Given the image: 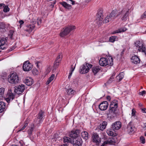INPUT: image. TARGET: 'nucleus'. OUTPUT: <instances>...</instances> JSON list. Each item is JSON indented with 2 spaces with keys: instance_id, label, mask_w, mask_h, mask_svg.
Returning <instances> with one entry per match:
<instances>
[{
  "instance_id": "f704fd0d",
  "label": "nucleus",
  "mask_w": 146,
  "mask_h": 146,
  "mask_svg": "<svg viewBox=\"0 0 146 146\" xmlns=\"http://www.w3.org/2000/svg\"><path fill=\"white\" fill-rule=\"evenodd\" d=\"M107 133L109 136H114V133L113 132L110 131V130H108L107 131H106Z\"/></svg>"
},
{
  "instance_id": "20e7f679",
  "label": "nucleus",
  "mask_w": 146,
  "mask_h": 146,
  "mask_svg": "<svg viewBox=\"0 0 146 146\" xmlns=\"http://www.w3.org/2000/svg\"><path fill=\"white\" fill-rule=\"evenodd\" d=\"M135 45L138 48V50L146 55V48L142 41H137L135 42Z\"/></svg>"
},
{
  "instance_id": "6e6d98bb",
  "label": "nucleus",
  "mask_w": 146,
  "mask_h": 146,
  "mask_svg": "<svg viewBox=\"0 0 146 146\" xmlns=\"http://www.w3.org/2000/svg\"><path fill=\"white\" fill-rule=\"evenodd\" d=\"M28 133L29 136H31L32 134V132L31 130L30 131L29 130H28Z\"/></svg>"
},
{
  "instance_id": "680f3d73",
  "label": "nucleus",
  "mask_w": 146,
  "mask_h": 146,
  "mask_svg": "<svg viewBox=\"0 0 146 146\" xmlns=\"http://www.w3.org/2000/svg\"><path fill=\"white\" fill-rule=\"evenodd\" d=\"M28 124V122H27V121H26L25 122V125H24V126H25V127H26L27 126Z\"/></svg>"
},
{
  "instance_id": "864d4df0",
  "label": "nucleus",
  "mask_w": 146,
  "mask_h": 146,
  "mask_svg": "<svg viewBox=\"0 0 146 146\" xmlns=\"http://www.w3.org/2000/svg\"><path fill=\"white\" fill-rule=\"evenodd\" d=\"M146 17V11L142 15L141 17V19H143L144 18H145Z\"/></svg>"
},
{
  "instance_id": "8fccbe9b",
  "label": "nucleus",
  "mask_w": 146,
  "mask_h": 146,
  "mask_svg": "<svg viewBox=\"0 0 146 146\" xmlns=\"http://www.w3.org/2000/svg\"><path fill=\"white\" fill-rule=\"evenodd\" d=\"M116 78L117 79V81L118 82H119L122 80V79L120 78V77L118 75L116 76Z\"/></svg>"
},
{
  "instance_id": "72a5a7b5",
  "label": "nucleus",
  "mask_w": 146,
  "mask_h": 146,
  "mask_svg": "<svg viewBox=\"0 0 146 146\" xmlns=\"http://www.w3.org/2000/svg\"><path fill=\"white\" fill-rule=\"evenodd\" d=\"M5 92V88H0V98H2L4 96Z\"/></svg>"
},
{
  "instance_id": "c03bdc74",
  "label": "nucleus",
  "mask_w": 146,
  "mask_h": 146,
  "mask_svg": "<svg viewBox=\"0 0 146 146\" xmlns=\"http://www.w3.org/2000/svg\"><path fill=\"white\" fill-rule=\"evenodd\" d=\"M42 22V20L41 19L38 18L37 19V24L38 25H40Z\"/></svg>"
},
{
  "instance_id": "4468645a",
  "label": "nucleus",
  "mask_w": 146,
  "mask_h": 146,
  "mask_svg": "<svg viewBox=\"0 0 146 146\" xmlns=\"http://www.w3.org/2000/svg\"><path fill=\"white\" fill-rule=\"evenodd\" d=\"M25 90V86L24 85H19L15 87L14 92L17 94H21Z\"/></svg>"
},
{
  "instance_id": "dca6fc26",
  "label": "nucleus",
  "mask_w": 146,
  "mask_h": 146,
  "mask_svg": "<svg viewBox=\"0 0 146 146\" xmlns=\"http://www.w3.org/2000/svg\"><path fill=\"white\" fill-rule=\"evenodd\" d=\"M108 104L106 101H103L99 105V108L102 111L106 110L108 107Z\"/></svg>"
},
{
  "instance_id": "9b49d317",
  "label": "nucleus",
  "mask_w": 146,
  "mask_h": 146,
  "mask_svg": "<svg viewBox=\"0 0 146 146\" xmlns=\"http://www.w3.org/2000/svg\"><path fill=\"white\" fill-rule=\"evenodd\" d=\"M92 141L95 143L96 145H99L101 142V139L98 135L96 133H94L92 136Z\"/></svg>"
},
{
  "instance_id": "4d7b16f0",
  "label": "nucleus",
  "mask_w": 146,
  "mask_h": 146,
  "mask_svg": "<svg viewBox=\"0 0 146 146\" xmlns=\"http://www.w3.org/2000/svg\"><path fill=\"white\" fill-rule=\"evenodd\" d=\"M56 3V1H54L51 3V4L50 6L52 7H54V5Z\"/></svg>"
},
{
  "instance_id": "de8ad7c7",
  "label": "nucleus",
  "mask_w": 146,
  "mask_h": 146,
  "mask_svg": "<svg viewBox=\"0 0 146 146\" xmlns=\"http://www.w3.org/2000/svg\"><path fill=\"white\" fill-rule=\"evenodd\" d=\"M5 27V25L3 23H0V28H4Z\"/></svg>"
},
{
  "instance_id": "79ce46f5",
  "label": "nucleus",
  "mask_w": 146,
  "mask_h": 146,
  "mask_svg": "<svg viewBox=\"0 0 146 146\" xmlns=\"http://www.w3.org/2000/svg\"><path fill=\"white\" fill-rule=\"evenodd\" d=\"M60 62L58 61V62L56 61L54 62V67H55V68H56L59 65V63Z\"/></svg>"
},
{
  "instance_id": "a19ab883",
  "label": "nucleus",
  "mask_w": 146,
  "mask_h": 146,
  "mask_svg": "<svg viewBox=\"0 0 146 146\" xmlns=\"http://www.w3.org/2000/svg\"><path fill=\"white\" fill-rule=\"evenodd\" d=\"M140 139L141 141V143L144 144L145 142V140L144 137L143 136H141L140 138Z\"/></svg>"
},
{
  "instance_id": "412c9836",
  "label": "nucleus",
  "mask_w": 146,
  "mask_h": 146,
  "mask_svg": "<svg viewBox=\"0 0 146 146\" xmlns=\"http://www.w3.org/2000/svg\"><path fill=\"white\" fill-rule=\"evenodd\" d=\"M35 27L34 24L32 25H30L26 26L24 28L25 31L27 32L30 33L32 32V30L34 29Z\"/></svg>"
},
{
  "instance_id": "3c124183",
  "label": "nucleus",
  "mask_w": 146,
  "mask_h": 146,
  "mask_svg": "<svg viewBox=\"0 0 146 146\" xmlns=\"http://www.w3.org/2000/svg\"><path fill=\"white\" fill-rule=\"evenodd\" d=\"M108 144V142H107V140L104 141L103 143L101 145V146H105L106 145Z\"/></svg>"
},
{
  "instance_id": "0e129e2a",
  "label": "nucleus",
  "mask_w": 146,
  "mask_h": 146,
  "mask_svg": "<svg viewBox=\"0 0 146 146\" xmlns=\"http://www.w3.org/2000/svg\"><path fill=\"white\" fill-rule=\"evenodd\" d=\"M26 127H25V126H24L21 129H20V130H19V131H21L22 130H23L25 128H26Z\"/></svg>"
},
{
  "instance_id": "58836bf2",
  "label": "nucleus",
  "mask_w": 146,
  "mask_h": 146,
  "mask_svg": "<svg viewBox=\"0 0 146 146\" xmlns=\"http://www.w3.org/2000/svg\"><path fill=\"white\" fill-rule=\"evenodd\" d=\"M9 11V8L7 6H5L4 7L3 11L5 12H7Z\"/></svg>"
},
{
  "instance_id": "338daca9",
  "label": "nucleus",
  "mask_w": 146,
  "mask_h": 146,
  "mask_svg": "<svg viewBox=\"0 0 146 146\" xmlns=\"http://www.w3.org/2000/svg\"><path fill=\"white\" fill-rule=\"evenodd\" d=\"M68 144H64L60 145V146H68Z\"/></svg>"
},
{
  "instance_id": "7ed1b4c3",
  "label": "nucleus",
  "mask_w": 146,
  "mask_h": 146,
  "mask_svg": "<svg viewBox=\"0 0 146 146\" xmlns=\"http://www.w3.org/2000/svg\"><path fill=\"white\" fill-rule=\"evenodd\" d=\"M8 81L10 83L16 84L19 82V78L16 72L10 74L8 76Z\"/></svg>"
},
{
  "instance_id": "e433bc0d",
  "label": "nucleus",
  "mask_w": 146,
  "mask_h": 146,
  "mask_svg": "<svg viewBox=\"0 0 146 146\" xmlns=\"http://www.w3.org/2000/svg\"><path fill=\"white\" fill-rule=\"evenodd\" d=\"M116 37L115 36H112L110 37L109 38V40L110 42H114L115 40Z\"/></svg>"
},
{
  "instance_id": "37998d69",
  "label": "nucleus",
  "mask_w": 146,
  "mask_h": 146,
  "mask_svg": "<svg viewBox=\"0 0 146 146\" xmlns=\"http://www.w3.org/2000/svg\"><path fill=\"white\" fill-rule=\"evenodd\" d=\"M14 33V31L13 30H11L10 31L9 34V36H10L11 38H12V36Z\"/></svg>"
},
{
  "instance_id": "5fc2aeb1",
  "label": "nucleus",
  "mask_w": 146,
  "mask_h": 146,
  "mask_svg": "<svg viewBox=\"0 0 146 146\" xmlns=\"http://www.w3.org/2000/svg\"><path fill=\"white\" fill-rule=\"evenodd\" d=\"M19 23L20 24V27H21V25L24 24V22L22 20H21L19 21Z\"/></svg>"
},
{
  "instance_id": "6e6552de",
  "label": "nucleus",
  "mask_w": 146,
  "mask_h": 146,
  "mask_svg": "<svg viewBox=\"0 0 146 146\" xmlns=\"http://www.w3.org/2000/svg\"><path fill=\"white\" fill-rule=\"evenodd\" d=\"M75 29L76 27L75 26H69L65 28L64 30L61 31L60 34V36L61 37H63L69 34L70 31L74 30Z\"/></svg>"
},
{
  "instance_id": "49530a36",
  "label": "nucleus",
  "mask_w": 146,
  "mask_h": 146,
  "mask_svg": "<svg viewBox=\"0 0 146 146\" xmlns=\"http://www.w3.org/2000/svg\"><path fill=\"white\" fill-rule=\"evenodd\" d=\"M67 1L69 3H71L72 5L74 4V1H73V0H67Z\"/></svg>"
},
{
  "instance_id": "6ab92c4d",
  "label": "nucleus",
  "mask_w": 146,
  "mask_h": 146,
  "mask_svg": "<svg viewBox=\"0 0 146 146\" xmlns=\"http://www.w3.org/2000/svg\"><path fill=\"white\" fill-rule=\"evenodd\" d=\"M80 133L79 130H72L69 134L70 137L73 138L78 137Z\"/></svg>"
},
{
  "instance_id": "4c0bfd02",
  "label": "nucleus",
  "mask_w": 146,
  "mask_h": 146,
  "mask_svg": "<svg viewBox=\"0 0 146 146\" xmlns=\"http://www.w3.org/2000/svg\"><path fill=\"white\" fill-rule=\"evenodd\" d=\"M111 78H110L108 81L104 84V85L105 86H107L108 84L111 83L113 80L111 79Z\"/></svg>"
},
{
  "instance_id": "ea45409f",
  "label": "nucleus",
  "mask_w": 146,
  "mask_h": 146,
  "mask_svg": "<svg viewBox=\"0 0 146 146\" xmlns=\"http://www.w3.org/2000/svg\"><path fill=\"white\" fill-rule=\"evenodd\" d=\"M62 58V55H58L57 57L55 60L56 61L58 62V61L60 62Z\"/></svg>"
},
{
  "instance_id": "f3484780",
  "label": "nucleus",
  "mask_w": 146,
  "mask_h": 146,
  "mask_svg": "<svg viewBox=\"0 0 146 146\" xmlns=\"http://www.w3.org/2000/svg\"><path fill=\"white\" fill-rule=\"evenodd\" d=\"M7 38H2L0 40V49H4L5 48L7 42Z\"/></svg>"
},
{
  "instance_id": "f8f14e48",
  "label": "nucleus",
  "mask_w": 146,
  "mask_h": 146,
  "mask_svg": "<svg viewBox=\"0 0 146 146\" xmlns=\"http://www.w3.org/2000/svg\"><path fill=\"white\" fill-rule=\"evenodd\" d=\"M98 18L96 19V22L98 24L100 25L102 22V19L103 18V12L102 10H100L97 13Z\"/></svg>"
},
{
  "instance_id": "f257e3e1",
  "label": "nucleus",
  "mask_w": 146,
  "mask_h": 146,
  "mask_svg": "<svg viewBox=\"0 0 146 146\" xmlns=\"http://www.w3.org/2000/svg\"><path fill=\"white\" fill-rule=\"evenodd\" d=\"M117 104L116 101L112 102L110 106L109 111L107 113L108 117L111 118L114 117L115 114L117 112Z\"/></svg>"
},
{
  "instance_id": "c85d7f7f",
  "label": "nucleus",
  "mask_w": 146,
  "mask_h": 146,
  "mask_svg": "<svg viewBox=\"0 0 146 146\" xmlns=\"http://www.w3.org/2000/svg\"><path fill=\"white\" fill-rule=\"evenodd\" d=\"M127 30V29H126L125 27H122L115 31L113 33H119L121 32H123L126 31Z\"/></svg>"
},
{
  "instance_id": "774afa93",
  "label": "nucleus",
  "mask_w": 146,
  "mask_h": 146,
  "mask_svg": "<svg viewBox=\"0 0 146 146\" xmlns=\"http://www.w3.org/2000/svg\"><path fill=\"white\" fill-rule=\"evenodd\" d=\"M107 98L108 100H110L111 99L110 97V96H108L107 97Z\"/></svg>"
},
{
  "instance_id": "bf43d9fd",
  "label": "nucleus",
  "mask_w": 146,
  "mask_h": 146,
  "mask_svg": "<svg viewBox=\"0 0 146 146\" xmlns=\"http://www.w3.org/2000/svg\"><path fill=\"white\" fill-rule=\"evenodd\" d=\"M72 72L70 71V72L69 73L68 76V79L70 78L71 77V76L72 75Z\"/></svg>"
},
{
  "instance_id": "b1692460",
  "label": "nucleus",
  "mask_w": 146,
  "mask_h": 146,
  "mask_svg": "<svg viewBox=\"0 0 146 146\" xmlns=\"http://www.w3.org/2000/svg\"><path fill=\"white\" fill-rule=\"evenodd\" d=\"M26 84L28 86L32 85L33 83V79L31 78H27L25 80Z\"/></svg>"
},
{
  "instance_id": "ddd939ff",
  "label": "nucleus",
  "mask_w": 146,
  "mask_h": 146,
  "mask_svg": "<svg viewBox=\"0 0 146 146\" xmlns=\"http://www.w3.org/2000/svg\"><path fill=\"white\" fill-rule=\"evenodd\" d=\"M121 123L120 121H116L113 123L111 125V128L114 131L119 129L121 126Z\"/></svg>"
},
{
  "instance_id": "39448f33",
  "label": "nucleus",
  "mask_w": 146,
  "mask_h": 146,
  "mask_svg": "<svg viewBox=\"0 0 146 146\" xmlns=\"http://www.w3.org/2000/svg\"><path fill=\"white\" fill-rule=\"evenodd\" d=\"M116 10L112 11L110 14L107 15L104 21V22L105 23H107L109 22L113 21L116 17Z\"/></svg>"
},
{
  "instance_id": "2f4dec72",
  "label": "nucleus",
  "mask_w": 146,
  "mask_h": 146,
  "mask_svg": "<svg viewBox=\"0 0 146 146\" xmlns=\"http://www.w3.org/2000/svg\"><path fill=\"white\" fill-rule=\"evenodd\" d=\"M54 76H55L54 74H52L51 75L46 82V85H48L54 79Z\"/></svg>"
},
{
  "instance_id": "1a4fd4ad",
  "label": "nucleus",
  "mask_w": 146,
  "mask_h": 146,
  "mask_svg": "<svg viewBox=\"0 0 146 146\" xmlns=\"http://www.w3.org/2000/svg\"><path fill=\"white\" fill-rule=\"evenodd\" d=\"M76 94V91L71 88L66 89L65 96L66 98H70Z\"/></svg>"
},
{
  "instance_id": "13d9d810",
  "label": "nucleus",
  "mask_w": 146,
  "mask_h": 146,
  "mask_svg": "<svg viewBox=\"0 0 146 146\" xmlns=\"http://www.w3.org/2000/svg\"><path fill=\"white\" fill-rule=\"evenodd\" d=\"M115 75V74L114 73L111 76V77L110 78H111V79L113 81V80L114 78V76Z\"/></svg>"
},
{
  "instance_id": "0eeeda50",
  "label": "nucleus",
  "mask_w": 146,
  "mask_h": 146,
  "mask_svg": "<svg viewBox=\"0 0 146 146\" xmlns=\"http://www.w3.org/2000/svg\"><path fill=\"white\" fill-rule=\"evenodd\" d=\"M129 9H123L121 12H119L117 16L121 15L122 17L121 20L122 21H125L128 19V16L129 14Z\"/></svg>"
},
{
  "instance_id": "f03ea898",
  "label": "nucleus",
  "mask_w": 146,
  "mask_h": 146,
  "mask_svg": "<svg viewBox=\"0 0 146 146\" xmlns=\"http://www.w3.org/2000/svg\"><path fill=\"white\" fill-rule=\"evenodd\" d=\"M99 64L100 66H103L107 65L111 66L113 64L112 57L110 55H108L106 58H102L99 61Z\"/></svg>"
},
{
  "instance_id": "473e14b6",
  "label": "nucleus",
  "mask_w": 146,
  "mask_h": 146,
  "mask_svg": "<svg viewBox=\"0 0 146 146\" xmlns=\"http://www.w3.org/2000/svg\"><path fill=\"white\" fill-rule=\"evenodd\" d=\"M107 142L109 144H113L115 142V140L113 137L110 138L107 140Z\"/></svg>"
},
{
  "instance_id": "c9c22d12",
  "label": "nucleus",
  "mask_w": 146,
  "mask_h": 146,
  "mask_svg": "<svg viewBox=\"0 0 146 146\" xmlns=\"http://www.w3.org/2000/svg\"><path fill=\"white\" fill-rule=\"evenodd\" d=\"M38 71L36 68H34L32 70L33 74L34 75H36L38 74Z\"/></svg>"
},
{
  "instance_id": "69168bd1",
  "label": "nucleus",
  "mask_w": 146,
  "mask_h": 146,
  "mask_svg": "<svg viewBox=\"0 0 146 146\" xmlns=\"http://www.w3.org/2000/svg\"><path fill=\"white\" fill-rule=\"evenodd\" d=\"M142 111L143 113H146V109H143L142 110Z\"/></svg>"
},
{
  "instance_id": "e2e57ef3",
  "label": "nucleus",
  "mask_w": 146,
  "mask_h": 146,
  "mask_svg": "<svg viewBox=\"0 0 146 146\" xmlns=\"http://www.w3.org/2000/svg\"><path fill=\"white\" fill-rule=\"evenodd\" d=\"M72 66H73V65H72V66H71L72 68H71V71H70V72H72L74 71V68H75V67H74V68H73L72 67Z\"/></svg>"
},
{
  "instance_id": "09e8293b",
  "label": "nucleus",
  "mask_w": 146,
  "mask_h": 146,
  "mask_svg": "<svg viewBox=\"0 0 146 146\" xmlns=\"http://www.w3.org/2000/svg\"><path fill=\"white\" fill-rule=\"evenodd\" d=\"M118 75L120 77V78L122 80L124 77V73L123 72H121Z\"/></svg>"
},
{
  "instance_id": "a211bd4d",
  "label": "nucleus",
  "mask_w": 146,
  "mask_h": 146,
  "mask_svg": "<svg viewBox=\"0 0 146 146\" xmlns=\"http://www.w3.org/2000/svg\"><path fill=\"white\" fill-rule=\"evenodd\" d=\"M6 100L7 102H9L11 100H12L15 97V95L11 91H9L6 96Z\"/></svg>"
},
{
  "instance_id": "7c9ffc66",
  "label": "nucleus",
  "mask_w": 146,
  "mask_h": 146,
  "mask_svg": "<svg viewBox=\"0 0 146 146\" xmlns=\"http://www.w3.org/2000/svg\"><path fill=\"white\" fill-rule=\"evenodd\" d=\"M81 134L82 137L84 139H88V133L86 131L82 132Z\"/></svg>"
},
{
  "instance_id": "9d476101",
  "label": "nucleus",
  "mask_w": 146,
  "mask_h": 146,
  "mask_svg": "<svg viewBox=\"0 0 146 146\" xmlns=\"http://www.w3.org/2000/svg\"><path fill=\"white\" fill-rule=\"evenodd\" d=\"M32 68V64L29 61H25L23 65V69L25 71H28L31 70Z\"/></svg>"
},
{
  "instance_id": "aec40b11",
  "label": "nucleus",
  "mask_w": 146,
  "mask_h": 146,
  "mask_svg": "<svg viewBox=\"0 0 146 146\" xmlns=\"http://www.w3.org/2000/svg\"><path fill=\"white\" fill-rule=\"evenodd\" d=\"M72 143H73L74 146H81L82 141L81 138L79 137L72 140Z\"/></svg>"
},
{
  "instance_id": "052dcab7",
  "label": "nucleus",
  "mask_w": 146,
  "mask_h": 146,
  "mask_svg": "<svg viewBox=\"0 0 146 146\" xmlns=\"http://www.w3.org/2000/svg\"><path fill=\"white\" fill-rule=\"evenodd\" d=\"M132 116H134L135 115V112L133 111V109L132 110Z\"/></svg>"
},
{
  "instance_id": "a18cd8bd",
  "label": "nucleus",
  "mask_w": 146,
  "mask_h": 146,
  "mask_svg": "<svg viewBox=\"0 0 146 146\" xmlns=\"http://www.w3.org/2000/svg\"><path fill=\"white\" fill-rule=\"evenodd\" d=\"M35 129L34 125V124L32 125H31V127L30 129H29L30 131H31L32 132L33 131L34 129Z\"/></svg>"
},
{
  "instance_id": "a878e982",
  "label": "nucleus",
  "mask_w": 146,
  "mask_h": 146,
  "mask_svg": "<svg viewBox=\"0 0 146 146\" xmlns=\"http://www.w3.org/2000/svg\"><path fill=\"white\" fill-rule=\"evenodd\" d=\"M107 124V122L104 121H103L101 124H100L99 126V128L101 130H103L106 127Z\"/></svg>"
},
{
  "instance_id": "423d86ee",
  "label": "nucleus",
  "mask_w": 146,
  "mask_h": 146,
  "mask_svg": "<svg viewBox=\"0 0 146 146\" xmlns=\"http://www.w3.org/2000/svg\"><path fill=\"white\" fill-rule=\"evenodd\" d=\"M92 65L87 63H85L80 67V74H85L88 72L90 68H91Z\"/></svg>"
},
{
  "instance_id": "4be33fe9",
  "label": "nucleus",
  "mask_w": 146,
  "mask_h": 146,
  "mask_svg": "<svg viewBox=\"0 0 146 146\" xmlns=\"http://www.w3.org/2000/svg\"><path fill=\"white\" fill-rule=\"evenodd\" d=\"M131 62L135 64H137L140 62V60L139 58L137 55H134L131 58Z\"/></svg>"
},
{
  "instance_id": "603ef678",
  "label": "nucleus",
  "mask_w": 146,
  "mask_h": 146,
  "mask_svg": "<svg viewBox=\"0 0 146 146\" xmlns=\"http://www.w3.org/2000/svg\"><path fill=\"white\" fill-rule=\"evenodd\" d=\"M146 91L145 90H143L140 92V95L142 96L143 95L145 94Z\"/></svg>"
},
{
  "instance_id": "c756f323",
  "label": "nucleus",
  "mask_w": 146,
  "mask_h": 146,
  "mask_svg": "<svg viewBox=\"0 0 146 146\" xmlns=\"http://www.w3.org/2000/svg\"><path fill=\"white\" fill-rule=\"evenodd\" d=\"M44 112L42 111H41L38 114V116L37 117V118L39 119V121H41L42 119L44 116Z\"/></svg>"
},
{
  "instance_id": "5701e85b",
  "label": "nucleus",
  "mask_w": 146,
  "mask_h": 146,
  "mask_svg": "<svg viewBox=\"0 0 146 146\" xmlns=\"http://www.w3.org/2000/svg\"><path fill=\"white\" fill-rule=\"evenodd\" d=\"M6 108V104L3 102H0V113L4 111L5 110Z\"/></svg>"
},
{
  "instance_id": "2eb2a0df",
  "label": "nucleus",
  "mask_w": 146,
  "mask_h": 146,
  "mask_svg": "<svg viewBox=\"0 0 146 146\" xmlns=\"http://www.w3.org/2000/svg\"><path fill=\"white\" fill-rule=\"evenodd\" d=\"M135 127L132 125V122L130 121L128 124L127 127V129L128 133L130 135L133 133L134 131Z\"/></svg>"
},
{
  "instance_id": "cd10ccee",
  "label": "nucleus",
  "mask_w": 146,
  "mask_h": 146,
  "mask_svg": "<svg viewBox=\"0 0 146 146\" xmlns=\"http://www.w3.org/2000/svg\"><path fill=\"white\" fill-rule=\"evenodd\" d=\"M63 141L64 143H72V140L68 137L64 136L63 137Z\"/></svg>"
},
{
  "instance_id": "393cba45",
  "label": "nucleus",
  "mask_w": 146,
  "mask_h": 146,
  "mask_svg": "<svg viewBox=\"0 0 146 146\" xmlns=\"http://www.w3.org/2000/svg\"><path fill=\"white\" fill-rule=\"evenodd\" d=\"M60 3L66 9H70L72 8L71 5L67 4L65 2H60Z\"/></svg>"
},
{
  "instance_id": "bb28decb",
  "label": "nucleus",
  "mask_w": 146,
  "mask_h": 146,
  "mask_svg": "<svg viewBox=\"0 0 146 146\" xmlns=\"http://www.w3.org/2000/svg\"><path fill=\"white\" fill-rule=\"evenodd\" d=\"M100 70V67L99 66H94L92 68V70L93 73L94 75L97 74Z\"/></svg>"
}]
</instances>
